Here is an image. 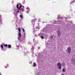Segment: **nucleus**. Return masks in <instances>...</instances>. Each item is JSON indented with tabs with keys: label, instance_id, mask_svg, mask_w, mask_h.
I'll list each match as a JSON object with an SVG mask.
<instances>
[{
	"label": "nucleus",
	"instance_id": "obj_5",
	"mask_svg": "<svg viewBox=\"0 0 75 75\" xmlns=\"http://www.w3.org/2000/svg\"><path fill=\"white\" fill-rule=\"evenodd\" d=\"M24 7L23 6H22L21 8H20V10L21 11H24Z\"/></svg>",
	"mask_w": 75,
	"mask_h": 75
},
{
	"label": "nucleus",
	"instance_id": "obj_15",
	"mask_svg": "<svg viewBox=\"0 0 75 75\" xmlns=\"http://www.w3.org/2000/svg\"><path fill=\"white\" fill-rule=\"evenodd\" d=\"M20 17L21 18H23V16L22 15H20Z\"/></svg>",
	"mask_w": 75,
	"mask_h": 75
},
{
	"label": "nucleus",
	"instance_id": "obj_18",
	"mask_svg": "<svg viewBox=\"0 0 75 75\" xmlns=\"http://www.w3.org/2000/svg\"><path fill=\"white\" fill-rule=\"evenodd\" d=\"M52 37H52V36H51L50 38H51V39H52Z\"/></svg>",
	"mask_w": 75,
	"mask_h": 75
},
{
	"label": "nucleus",
	"instance_id": "obj_19",
	"mask_svg": "<svg viewBox=\"0 0 75 75\" xmlns=\"http://www.w3.org/2000/svg\"><path fill=\"white\" fill-rule=\"evenodd\" d=\"M24 36H25V33H24Z\"/></svg>",
	"mask_w": 75,
	"mask_h": 75
},
{
	"label": "nucleus",
	"instance_id": "obj_14",
	"mask_svg": "<svg viewBox=\"0 0 75 75\" xmlns=\"http://www.w3.org/2000/svg\"><path fill=\"white\" fill-rule=\"evenodd\" d=\"M63 72H65V70L64 69H63L62 70Z\"/></svg>",
	"mask_w": 75,
	"mask_h": 75
},
{
	"label": "nucleus",
	"instance_id": "obj_16",
	"mask_svg": "<svg viewBox=\"0 0 75 75\" xmlns=\"http://www.w3.org/2000/svg\"><path fill=\"white\" fill-rule=\"evenodd\" d=\"M41 38H42V39H44V37H43V36H41Z\"/></svg>",
	"mask_w": 75,
	"mask_h": 75
},
{
	"label": "nucleus",
	"instance_id": "obj_3",
	"mask_svg": "<svg viewBox=\"0 0 75 75\" xmlns=\"http://www.w3.org/2000/svg\"><path fill=\"white\" fill-rule=\"evenodd\" d=\"M19 6V8H21V5L20 4H18L17 5L16 7L17 8H18V10H19V8H18V6Z\"/></svg>",
	"mask_w": 75,
	"mask_h": 75
},
{
	"label": "nucleus",
	"instance_id": "obj_1",
	"mask_svg": "<svg viewBox=\"0 0 75 75\" xmlns=\"http://www.w3.org/2000/svg\"><path fill=\"white\" fill-rule=\"evenodd\" d=\"M57 67L59 69H61V64L60 63H58L57 64Z\"/></svg>",
	"mask_w": 75,
	"mask_h": 75
},
{
	"label": "nucleus",
	"instance_id": "obj_9",
	"mask_svg": "<svg viewBox=\"0 0 75 75\" xmlns=\"http://www.w3.org/2000/svg\"><path fill=\"white\" fill-rule=\"evenodd\" d=\"M8 48H11V45H8Z\"/></svg>",
	"mask_w": 75,
	"mask_h": 75
},
{
	"label": "nucleus",
	"instance_id": "obj_12",
	"mask_svg": "<svg viewBox=\"0 0 75 75\" xmlns=\"http://www.w3.org/2000/svg\"><path fill=\"white\" fill-rule=\"evenodd\" d=\"M1 47L2 49H3V45H1Z\"/></svg>",
	"mask_w": 75,
	"mask_h": 75
},
{
	"label": "nucleus",
	"instance_id": "obj_11",
	"mask_svg": "<svg viewBox=\"0 0 75 75\" xmlns=\"http://www.w3.org/2000/svg\"><path fill=\"white\" fill-rule=\"evenodd\" d=\"M33 65L34 67H35V65H36V64H35V63H33Z\"/></svg>",
	"mask_w": 75,
	"mask_h": 75
},
{
	"label": "nucleus",
	"instance_id": "obj_20",
	"mask_svg": "<svg viewBox=\"0 0 75 75\" xmlns=\"http://www.w3.org/2000/svg\"><path fill=\"white\" fill-rule=\"evenodd\" d=\"M17 13H19V11H18Z\"/></svg>",
	"mask_w": 75,
	"mask_h": 75
},
{
	"label": "nucleus",
	"instance_id": "obj_2",
	"mask_svg": "<svg viewBox=\"0 0 75 75\" xmlns=\"http://www.w3.org/2000/svg\"><path fill=\"white\" fill-rule=\"evenodd\" d=\"M37 19H35V20L33 19L31 21L32 23H32V24H33V25H34L35 24V21H37Z\"/></svg>",
	"mask_w": 75,
	"mask_h": 75
},
{
	"label": "nucleus",
	"instance_id": "obj_10",
	"mask_svg": "<svg viewBox=\"0 0 75 75\" xmlns=\"http://www.w3.org/2000/svg\"><path fill=\"white\" fill-rule=\"evenodd\" d=\"M18 31H19L18 33H20V32L21 31V30L20 29V28H18Z\"/></svg>",
	"mask_w": 75,
	"mask_h": 75
},
{
	"label": "nucleus",
	"instance_id": "obj_4",
	"mask_svg": "<svg viewBox=\"0 0 75 75\" xmlns=\"http://www.w3.org/2000/svg\"><path fill=\"white\" fill-rule=\"evenodd\" d=\"M67 51L70 54L71 53V49L70 47H69L67 48Z\"/></svg>",
	"mask_w": 75,
	"mask_h": 75
},
{
	"label": "nucleus",
	"instance_id": "obj_21",
	"mask_svg": "<svg viewBox=\"0 0 75 75\" xmlns=\"http://www.w3.org/2000/svg\"><path fill=\"white\" fill-rule=\"evenodd\" d=\"M61 75H64L63 74H62Z\"/></svg>",
	"mask_w": 75,
	"mask_h": 75
},
{
	"label": "nucleus",
	"instance_id": "obj_13",
	"mask_svg": "<svg viewBox=\"0 0 75 75\" xmlns=\"http://www.w3.org/2000/svg\"><path fill=\"white\" fill-rule=\"evenodd\" d=\"M4 47H7V46H8V45H7V44H6L4 45Z\"/></svg>",
	"mask_w": 75,
	"mask_h": 75
},
{
	"label": "nucleus",
	"instance_id": "obj_6",
	"mask_svg": "<svg viewBox=\"0 0 75 75\" xmlns=\"http://www.w3.org/2000/svg\"><path fill=\"white\" fill-rule=\"evenodd\" d=\"M19 34V37H18V39L20 40L21 39V33H18Z\"/></svg>",
	"mask_w": 75,
	"mask_h": 75
},
{
	"label": "nucleus",
	"instance_id": "obj_8",
	"mask_svg": "<svg viewBox=\"0 0 75 75\" xmlns=\"http://www.w3.org/2000/svg\"><path fill=\"white\" fill-rule=\"evenodd\" d=\"M26 8L27 10H28V11H26V13H28V12H29V10H30V8H29L28 7H27Z\"/></svg>",
	"mask_w": 75,
	"mask_h": 75
},
{
	"label": "nucleus",
	"instance_id": "obj_7",
	"mask_svg": "<svg viewBox=\"0 0 75 75\" xmlns=\"http://www.w3.org/2000/svg\"><path fill=\"white\" fill-rule=\"evenodd\" d=\"M57 33L58 34V36H59V37H60V35H61L60 31H59V30H57Z\"/></svg>",
	"mask_w": 75,
	"mask_h": 75
},
{
	"label": "nucleus",
	"instance_id": "obj_17",
	"mask_svg": "<svg viewBox=\"0 0 75 75\" xmlns=\"http://www.w3.org/2000/svg\"><path fill=\"white\" fill-rule=\"evenodd\" d=\"M23 32H24L25 31V30H24V29L23 28Z\"/></svg>",
	"mask_w": 75,
	"mask_h": 75
}]
</instances>
